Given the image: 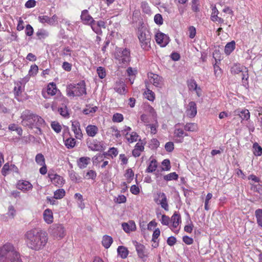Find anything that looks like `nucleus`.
<instances>
[{"instance_id":"nucleus-1","label":"nucleus","mask_w":262,"mask_h":262,"mask_svg":"<svg viewBox=\"0 0 262 262\" xmlns=\"http://www.w3.org/2000/svg\"><path fill=\"white\" fill-rule=\"evenodd\" d=\"M27 247L34 250L43 248L48 242V234L39 229H33L27 231L25 235Z\"/></svg>"},{"instance_id":"nucleus-2","label":"nucleus","mask_w":262,"mask_h":262,"mask_svg":"<svg viewBox=\"0 0 262 262\" xmlns=\"http://www.w3.org/2000/svg\"><path fill=\"white\" fill-rule=\"evenodd\" d=\"M21 125L30 129H36L35 133L41 135L42 132L40 127L45 124V121L39 116L34 114L29 110H25L21 114Z\"/></svg>"},{"instance_id":"nucleus-3","label":"nucleus","mask_w":262,"mask_h":262,"mask_svg":"<svg viewBox=\"0 0 262 262\" xmlns=\"http://www.w3.org/2000/svg\"><path fill=\"white\" fill-rule=\"evenodd\" d=\"M0 262H22L13 245L7 243L0 248Z\"/></svg>"},{"instance_id":"nucleus-4","label":"nucleus","mask_w":262,"mask_h":262,"mask_svg":"<svg viewBox=\"0 0 262 262\" xmlns=\"http://www.w3.org/2000/svg\"><path fill=\"white\" fill-rule=\"evenodd\" d=\"M138 37L141 48L145 51H148L151 48L150 32L145 27H141L138 29Z\"/></svg>"},{"instance_id":"nucleus-5","label":"nucleus","mask_w":262,"mask_h":262,"mask_svg":"<svg viewBox=\"0 0 262 262\" xmlns=\"http://www.w3.org/2000/svg\"><path fill=\"white\" fill-rule=\"evenodd\" d=\"M67 93L68 96L79 97L86 94L85 83L84 81H81L77 84H70L67 88Z\"/></svg>"},{"instance_id":"nucleus-6","label":"nucleus","mask_w":262,"mask_h":262,"mask_svg":"<svg viewBox=\"0 0 262 262\" xmlns=\"http://www.w3.org/2000/svg\"><path fill=\"white\" fill-rule=\"evenodd\" d=\"M115 59L122 67H125L130 60V51L125 48H117L114 53Z\"/></svg>"},{"instance_id":"nucleus-7","label":"nucleus","mask_w":262,"mask_h":262,"mask_svg":"<svg viewBox=\"0 0 262 262\" xmlns=\"http://www.w3.org/2000/svg\"><path fill=\"white\" fill-rule=\"evenodd\" d=\"M154 201L166 211H168L169 206L167 202V199L164 192H158L154 198Z\"/></svg>"},{"instance_id":"nucleus-8","label":"nucleus","mask_w":262,"mask_h":262,"mask_svg":"<svg viewBox=\"0 0 262 262\" xmlns=\"http://www.w3.org/2000/svg\"><path fill=\"white\" fill-rule=\"evenodd\" d=\"M148 77L150 83L158 88H161L163 85V78L157 74L150 73L148 74Z\"/></svg>"},{"instance_id":"nucleus-9","label":"nucleus","mask_w":262,"mask_h":262,"mask_svg":"<svg viewBox=\"0 0 262 262\" xmlns=\"http://www.w3.org/2000/svg\"><path fill=\"white\" fill-rule=\"evenodd\" d=\"M155 40L156 42L162 47H165L169 41V37L162 32H158L156 34Z\"/></svg>"},{"instance_id":"nucleus-10","label":"nucleus","mask_w":262,"mask_h":262,"mask_svg":"<svg viewBox=\"0 0 262 262\" xmlns=\"http://www.w3.org/2000/svg\"><path fill=\"white\" fill-rule=\"evenodd\" d=\"M86 143L89 148L92 150L101 151L104 149L103 144L97 140L88 141Z\"/></svg>"},{"instance_id":"nucleus-11","label":"nucleus","mask_w":262,"mask_h":262,"mask_svg":"<svg viewBox=\"0 0 262 262\" xmlns=\"http://www.w3.org/2000/svg\"><path fill=\"white\" fill-rule=\"evenodd\" d=\"M52 234L56 237L62 238L64 236V229L61 224H54L52 226Z\"/></svg>"},{"instance_id":"nucleus-12","label":"nucleus","mask_w":262,"mask_h":262,"mask_svg":"<svg viewBox=\"0 0 262 262\" xmlns=\"http://www.w3.org/2000/svg\"><path fill=\"white\" fill-rule=\"evenodd\" d=\"M197 113L196 105L194 101H191L188 103L187 108L186 111L187 116L189 118H193L195 116Z\"/></svg>"},{"instance_id":"nucleus-13","label":"nucleus","mask_w":262,"mask_h":262,"mask_svg":"<svg viewBox=\"0 0 262 262\" xmlns=\"http://www.w3.org/2000/svg\"><path fill=\"white\" fill-rule=\"evenodd\" d=\"M80 18L84 24L91 25L92 23H94L95 20L89 14L87 10H84L81 12Z\"/></svg>"},{"instance_id":"nucleus-14","label":"nucleus","mask_w":262,"mask_h":262,"mask_svg":"<svg viewBox=\"0 0 262 262\" xmlns=\"http://www.w3.org/2000/svg\"><path fill=\"white\" fill-rule=\"evenodd\" d=\"M72 130L74 132L77 139H80L82 137V133L78 121H74L72 122Z\"/></svg>"},{"instance_id":"nucleus-15","label":"nucleus","mask_w":262,"mask_h":262,"mask_svg":"<svg viewBox=\"0 0 262 262\" xmlns=\"http://www.w3.org/2000/svg\"><path fill=\"white\" fill-rule=\"evenodd\" d=\"M122 227L123 230L126 233H129L131 231H135L136 229V224L133 221H130L128 223H123L122 224Z\"/></svg>"},{"instance_id":"nucleus-16","label":"nucleus","mask_w":262,"mask_h":262,"mask_svg":"<svg viewBox=\"0 0 262 262\" xmlns=\"http://www.w3.org/2000/svg\"><path fill=\"white\" fill-rule=\"evenodd\" d=\"M144 149V145L142 142H138L136 143L135 148L132 151L133 156L135 157H138L140 156L142 151Z\"/></svg>"},{"instance_id":"nucleus-17","label":"nucleus","mask_w":262,"mask_h":262,"mask_svg":"<svg viewBox=\"0 0 262 262\" xmlns=\"http://www.w3.org/2000/svg\"><path fill=\"white\" fill-rule=\"evenodd\" d=\"M17 187L18 189L23 191L29 190L32 189V185L28 181H19L17 184Z\"/></svg>"},{"instance_id":"nucleus-18","label":"nucleus","mask_w":262,"mask_h":262,"mask_svg":"<svg viewBox=\"0 0 262 262\" xmlns=\"http://www.w3.org/2000/svg\"><path fill=\"white\" fill-rule=\"evenodd\" d=\"M43 219L45 222L48 224H50L53 222V215L51 210L47 209L43 211Z\"/></svg>"},{"instance_id":"nucleus-19","label":"nucleus","mask_w":262,"mask_h":262,"mask_svg":"<svg viewBox=\"0 0 262 262\" xmlns=\"http://www.w3.org/2000/svg\"><path fill=\"white\" fill-rule=\"evenodd\" d=\"M135 246L139 257L141 258H144L146 255L145 246L138 243H136Z\"/></svg>"},{"instance_id":"nucleus-20","label":"nucleus","mask_w":262,"mask_h":262,"mask_svg":"<svg viewBox=\"0 0 262 262\" xmlns=\"http://www.w3.org/2000/svg\"><path fill=\"white\" fill-rule=\"evenodd\" d=\"M86 132L89 136L94 137L98 132V128L96 125H89L86 127Z\"/></svg>"},{"instance_id":"nucleus-21","label":"nucleus","mask_w":262,"mask_h":262,"mask_svg":"<svg viewBox=\"0 0 262 262\" xmlns=\"http://www.w3.org/2000/svg\"><path fill=\"white\" fill-rule=\"evenodd\" d=\"M117 253L122 258H126L128 254V250L127 249L122 246H120L117 248Z\"/></svg>"},{"instance_id":"nucleus-22","label":"nucleus","mask_w":262,"mask_h":262,"mask_svg":"<svg viewBox=\"0 0 262 262\" xmlns=\"http://www.w3.org/2000/svg\"><path fill=\"white\" fill-rule=\"evenodd\" d=\"M113 242V239L111 236L105 235L103 236L102 244L106 249H108L112 245Z\"/></svg>"},{"instance_id":"nucleus-23","label":"nucleus","mask_w":262,"mask_h":262,"mask_svg":"<svg viewBox=\"0 0 262 262\" xmlns=\"http://www.w3.org/2000/svg\"><path fill=\"white\" fill-rule=\"evenodd\" d=\"M235 113L239 115L242 120H247L250 118V113L248 110L245 109L241 111L236 110L235 111Z\"/></svg>"},{"instance_id":"nucleus-24","label":"nucleus","mask_w":262,"mask_h":262,"mask_svg":"<svg viewBox=\"0 0 262 262\" xmlns=\"http://www.w3.org/2000/svg\"><path fill=\"white\" fill-rule=\"evenodd\" d=\"M90 158L89 157H81L77 161L78 165L81 169L84 168L90 163Z\"/></svg>"},{"instance_id":"nucleus-25","label":"nucleus","mask_w":262,"mask_h":262,"mask_svg":"<svg viewBox=\"0 0 262 262\" xmlns=\"http://www.w3.org/2000/svg\"><path fill=\"white\" fill-rule=\"evenodd\" d=\"M114 89L116 92L120 94L123 95L126 93L125 84L123 82L116 83Z\"/></svg>"},{"instance_id":"nucleus-26","label":"nucleus","mask_w":262,"mask_h":262,"mask_svg":"<svg viewBox=\"0 0 262 262\" xmlns=\"http://www.w3.org/2000/svg\"><path fill=\"white\" fill-rule=\"evenodd\" d=\"M246 67L241 66L240 64H234L231 69V72L233 74H237L240 73H244V68Z\"/></svg>"},{"instance_id":"nucleus-27","label":"nucleus","mask_w":262,"mask_h":262,"mask_svg":"<svg viewBox=\"0 0 262 262\" xmlns=\"http://www.w3.org/2000/svg\"><path fill=\"white\" fill-rule=\"evenodd\" d=\"M184 129L188 132H195L198 130V126L195 123H187L184 125Z\"/></svg>"},{"instance_id":"nucleus-28","label":"nucleus","mask_w":262,"mask_h":262,"mask_svg":"<svg viewBox=\"0 0 262 262\" xmlns=\"http://www.w3.org/2000/svg\"><path fill=\"white\" fill-rule=\"evenodd\" d=\"M235 42L234 41H232L226 44L225 47V52L226 54H230L235 49Z\"/></svg>"},{"instance_id":"nucleus-29","label":"nucleus","mask_w":262,"mask_h":262,"mask_svg":"<svg viewBox=\"0 0 262 262\" xmlns=\"http://www.w3.org/2000/svg\"><path fill=\"white\" fill-rule=\"evenodd\" d=\"M38 39H44L49 36V32L43 29H39L36 33Z\"/></svg>"},{"instance_id":"nucleus-30","label":"nucleus","mask_w":262,"mask_h":262,"mask_svg":"<svg viewBox=\"0 0 262 262\" xmlns=\"http://www.w3.org/2000/svg\"><path fill=\"white\" fill-rule=\"evenodd\" d=\"M47 92L48 94L50 95L51 96L55 95L57 92L56 85L53 83H50L48 85Z\"/></svg>"},{"instance_id":"nucleus-31","label":"nucleus","mask_w":262,"mask_h":262,"mask_svg":"<svg viewBox=\"0 0 262 262\" xmlns=\"http://www.w3.org/2000/svg\"><path fill=\"white\" fill-rule=\"evenodd\" d=\"M157 167V161L156 160L153 159L150 161L148 166L146 170V171L147 172H152L156 170Z\"/></svg>"},{"instance_id":"nucleus-32","label":"nucleus","mask_w":262,"mask_h":262,"mask_svg":"<svg viewBox=\"0 0 262 262\" xmlns=\"http://www.w3.org/2000/svg\"><path fill=\"white\" fill-rule=\"evenodd\" d=\"M49 177L53 183H57L60 185L62 183V178L58 174H49Z\"/></svg>"},{"instance_id":"nucleus-33","label":"nucleus","mask_w":262,"mask_h":262,"mask_svg":"<svg viewBox=\"0 0 262 262\" xmlns=\"http://www.w3.org/2000/svg\"><path fill=\"white\" fill-rule=\"evenodd\" d=\"M75 140L73 138H69L64 141L65 146L69 149L73 148L75 145Z\"/></svg>"},{"instance_id":"nucleus-34","label":"nucleus","mask_w":262,"mask_h":262,"mask_svg":"<svg viewBox=\"0 0 262 262\" xmlns=\"http://www.w3.org/2000/svg\"><path fill=\"white\" fill-rule=\"evenodd\" d=\"M65 191L63 189H58L54 192V198L61 199L65 195Z\"/></svg>"},{"instance_id":"nucleus-35","label":"nucleus","mask_w":262,"mask_h":262,"mask_svg":"<svg viewBox=\"0 0 262 262\" xmlns=\"http://www.w3.org/2000/svg\"><path fill=\"white\" fill-rule=\"evenodd\" d=\"M254 149L253 154L256 156H260L262 154V148L257 143H254L253 145Z\"/></svg>"},{"instance_id":"nucleus-36","label":"nucleus","mask_w":262,"mask_h":262,"mask_svg":"<svg viewBox=\"0 0 262 262\" xmlns=\"http://www.w3.org/2000/svg\"><path fill=\"white\" fill-rule=\"evenodd\" d=\"M36 162L40 166L45 165V159L42 154H38L35 157Z\"/></svg>"},{"instance_id":"nucleus-37","label":"nucleus","mask_w":262,"mask_h":262,"mask_svg":"<svg viewBox=\"0 0 262 262\" xmlns=\"http://www.w3.org/2000/svg\"><path fill=\"white\" fill-rule=\"evenodd\" d=\"M98 108L96 106H94V107H90V106H87V108H86L83 110V113L85 115H89L91 114H92V115L94 113H95V112H96V111L98 110Z\"/></svg>"},{"instance_id":"nucleus-38","label":"nucleus","mask_w":262,"mask_h":262,"mask_svg":"<svg viewBox=\"0 0 262 262\" xmlns=\"http://www.w3.org/2000/svg\"><path fill=\"white\" fill-rule=\"evenodd\" d=\"M188 88L190 91H196L198 85L194 79H190L187 81Z\"/></svg>"},{"instance_id":"nucleus-39","label":"nucleus","mask_w":262,"mask_h":262,"mask_svg":"<svg viewBox=\"0 0 262 262\" xmlns=\"http://www.w3.org/2000/svg\"><path fill=\"white\" fill-rule=\"evenodd\" d=\"M255 216L257 223L259 226L262 227V209H258L255 211Z\"/></svg>"},{"instance_id":"nucleus-40","label":"nucleus","mask_w":262,"mask_h":262,"mask_svg":"<svg viewBox=\"0 0 262 262\" xmlns=\"http://www.w3.org/2000/svg\"><path fill=\"white\" fill-rule=\"evenodd\" d=\"M211 10L212 13L210 16L211 20L214 22H216V19L219 17L218 14L219 12L215 6L212 7Z\"/></svg>"},{"instance_id":"nucleus-41","label":"nucleus","mask_w":262,"mask_h":262,"mask_svg":"<svg viewBox=\"0 0 262 262\" xmlns=\"http://www.w3.org/2000/svg\"><path fill=\"white\" fill-rule=\"evenodd\" d=\"M178 178V175L175 172H171L164 176V179L167 181L176 180Z\"/></svg>"},{"instance_id":"nucleus-42","label":"nucleus","mask_w":262,"mask_h":262,"mask_svg":"<svg viewBox=\"0 0 262 262\" xmlns=\"http://www.w3.org/2000/svg\"><path fill=\"white\" fill-rule=\"evenodd\" d=\"M22 88L20 83H17L16 85L14 88V93L15 96V98L21 95L22 93Z\"/></svg>"},{"instance_id":"nucleus-43","label":"nucleus","mask_w":262,"mask_h":262,"mask_svg":"<svg viewBox=\"0 0 262 262\" xmlns=\"http://www.w3.org/2000/svg\"><path fill=\"white\" fill-rule=\"evenodd\" d=\"M174 135L177 137H183L184 136H188V134L184 132V131L181 128H176L174 132Z\"/></svg>"},{"instance_id":"nucleus-44","label":"nucleus","mask_w":262,"mask_h":262,"mask_svg":"<svg viewBox=\"0 0 262 262\" xmlns=\"http://www.w3.org/2000/svg\"><path fill=\"white\" fill-rule=\"evenodd\" d=\"M125 176L127 178V182L130 183L133 179L134 173L132 169H128L126 171Z\"/></svg>"},{"instance_id":"nucleus-45","label":"nucleus","mask_w":262,"mask_h":262,"mask_svg":"<svg viewBox=\"0 0 262 262\" xmlns=\"http://www.w3.org/2000/svg\"><path fill=\"white\" fill-rule=\"evenodd\" d=\"M38 20L39 22L42 24L47 23L51 25L50 17L46 15H41L38 16Z\"/></svg>"},{"instance_id":"nucleus-46","label":"nucleus","mask_w":262,"mask_h":262,"mask_svg":"<svg viewBox=\"0 0 262 262\" xmlns=\"http://www.w3.org/2000/svg\"><path fill=\"white\" fill-rule=\"evenodd\" d=\"M112 120L114 122H121L123 120V116L121 114L116 113L113 115Z\"/></svg>"},{"instance_id":"nucleus-47","label":"nucleus","mask_w":262,"mask_h":262,"mask_svg":"<svg viewBox=\"0 0 262 262\" xmlns=\"http://www.w3.org/2000/svg\"><path fill=\"white\" fill-rule=\"evenodd\" d=\"M51 127H52V129L55 132H56L57 133H59L61 132V126L59 124V123H58L57 122L54 121V122H52Z\"/></svg>"},{"instance_id":"nucleus-48","label":"nucleus","mask_w":262,"mask_h":262,"mask_svg":"<svg viewBox=\"0 0 262 262\" xmlns=\"http://www.w3.org/2000/svg\"><path fill=\"white\" fill-rule=\"evenodd\" d=\"M145 95L146 98L149 101H153L155 99V94L151 90L147 89L145 92Z\"/></svg>"},{"instance_id":"nucleus-49","label":"nucleus","mask_w":262,"mask_h":262,"mask_svg":"<svg viewBox=\"0 0 262 262\" xmlns=\"http://www.w3.org/2000/svg\"><path fill=\"white\" fill-rule=\"evenodd\" d=\"M97 72L99 77L101 79L104 78L106 76V72L104 68L99 67L97 69Z\"/></svg>"},{"instance_id":"nucleus-50","label":"nucleus","mask_w":262,"mask_h":262,"mask_svg":"<svg viewBox=\"0 0 262 262\" xmlns=\"http://www.w3.org/2000/svg\"><path fill=\"white\" fill-rule=\"evenodd\" d=\"M38 71V66L36 64H34L31 66L30 69L29 71V74L30 76L35 75Z\"/></svg>"},{"instance_id":"nucleus-51","label":"nucleus","mask_w":262,"mask_h":262,"mask_svg":"<svg viewBox=\"0 0 262 262\" xmlns=\"http://www.w3.org/2000/svg\"><path fill=\"white\" fill-rule=\"evenodd\" d=\"M58 112L60 114L64 117H67L69 116L68 108L66 106H63V107H60L58 110Z\"/></svg>"},{"instance_id":"nucleus-52","label":"nucleus","mask_w":262,"mask_h":262,"mask_svg":"<svg viewBox=\"0 0 262 262\" xmlns=\"http://www.w3.org/2000/svg\"><path fill=\"white\" fill-rule=\"evenodd\" d=\"M91 28L92 30L97 34L98 35H101L102 33V31L101 30V29L98 27L97 25H96V21H94V23H92L91 25Z\"/></svg>"},{"instance_id":"nucleus-53","label":"nucleus","mask_w":262,"mask_h":262,"mask_svg":"<svg viewBox=\"0 0 262 262\" xmlns=\"http://www.w3.org/2000/svg\"><path fill=\"white\" fill-rule=\"evenodd\" d=\"M154 21L155 23L159 25L163 24V19L162 15L160 14H157L154 17Z\"/></svg>"},{"instance_id":"nucleus-54","label":"nucleus","mask_w":262,"mask_h":262,"mask_svg":"<svg viewBox=\"0 0 262 262\" xmlns=\"http://www.w3.org/2000/svg\"><path fill=\"white\" fill-rule=\"evenodd\" d=\"M138 137V134L136 132H132L130 135V137L127 138V140L130 143H133L137 141Z\"/></svg>"},{"instance_id":"nucleus-55","label":"nucleus","mask_w":262,"mask_h":262,"mask_svg":"<svg viewBox=\"0 0 262 262\" xmlns=\"http://www.w3.org/2000/svg\"><path fill=\"white\" fill-rule=\"evenodd\" d=\"M162 164L164 167L162 168L164 170H168L170 168V161L168 159H165L163 161Z\"/></svg>"},{"instance_id":"nucleus-56","label":"nucleus","mask_w":262,"mask_h":262,"mask_svg":"<svg viewBox=\"0 0 262 262\" xmlns=\"http://www.w3.org/2000/svg\"><path fill=\"white\" fill-rule=\"evenodd\" d=\"M165 148L167 151L171 152L174 149V144L172 142H167L165 145Z\"/></svg>"},{"instance_id":"nucleus-57","label":"nucleus","mask_w":262,"mask_h":262,"mask_svg":"<svg viewBox=\"0 0 262 262\" xmlns=\"http://www.w3.org/2000/svg\"><path fill=\"white\" fill-rule=\"evenodd\" d=\"M169 221L170 219L168 216L164 214L162 215L161 222L162 225L166 226L168 225L169 224Z\"/></svg>"},{"instance_id":"nucleus-58","label":"nucleus","mask_w":262,"mask_h":262,"mask_svg":"<svg viewBox=\"0 0 262 262\" xmlns=\"http://www.w3.org/2000/svg\"><path fill=\"white\" fill-rule=\"evenodd\" d=\"M33 34V29L30 25H27L26 28V34L27 36H32Z\"/></svg>"},{"instance_id":"nucleus-59","label":"nucleus","mask_w":262,"mask_h":262,"mask_svg":"<svg viewBox=\"0 0 262 262\" xmlns=\"http://www.w3.org/2000/svg\"><path fill=\"white\" fill-rule=\"evenodd\" d=\"M86 176L88 177V179L94 180L96 177V172L93 170H90L87 172Z\"/></svg>"},{"instance_id":"nucleus-60","label":"nucleus","mask_w":262,"mask_h":262,"mask_svg":"<svg viewBox=\"0 0 262 262\" xmlns=\"http://www.w3.org/2000/svg\"><path fill=\"white\" fill-rule=\"evenodd\" d=\"M189 36L190 38H193L196 34L195 28L193 26H190L189 28Z\"/></svg>"},{"instance_id":"nucleus-61","label":"nucleus","mask_w":262,"mask_h":262,"mask_svg":"<svg viewBox=\"0 0 262 262\" xmlns=\"http://www.w3.org/2000/svg\"><path fill=\"white\" fill-rule=\"evenodd\" d=\"M36 5V1L35 0H29L25 4V7L27 8L34 7Z\"/></svg>"},{"instance_id":"nucleus-62","label":"nucleus","mask_w":262,"mask_h":262,"mask_svg":"<svg viewBox=\"0 0 262 262\" xmlns=\"http://www.w3.org/2000/svg\"><path fill=\"white\" fill-rule=\"evenodd\" d=\"M130 191L133 194L136 195L140 192V189L136 185H133L131 186Z\"/></svg>"},{"instance_id":"nucleus-63","label":"nucleus","mask_w":262,"mask_h":262,"mask_svg":"<svg viewBox=\"0 0 262 262\" xmlns=\"http://www.w3.org/2000/svg\"><path fill=\"white\" fill-rule=\"evenodd\" d=\"M118 154V150L116 148L112 147L108 151V155L116 157Z\"/></svg>"},{"instance_id":"nucleus-64","label":"nucleus","mask_w":262,"mask_h":262,"mask_svg":"<svg viewBox=\"0 0 262 262\" xmlns=\"http://www.w3.org/2000/svg\"><path fill=\"white\" fill-rule=\"evenodd\" d=\"M172 222H181V216L179 214L175 212L171 217Z\"/></svg>"}]
</instances>
